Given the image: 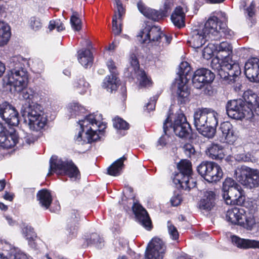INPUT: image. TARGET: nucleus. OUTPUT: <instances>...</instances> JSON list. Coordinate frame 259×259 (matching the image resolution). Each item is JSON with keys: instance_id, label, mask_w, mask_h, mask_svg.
Instances as JSON below:
<instances>
[{"instance_id": "5", "label": "nucleus", "mask_w": 259, "mask_h": 259, "mask_svg": "<svg viewBox=\"0 0 259 259\" xmlns=\"http://www.w3.org/2000/svg\"><path fill=\"white\" fill-rule=\"evenodd\" d=\"M191 70V67L187 62H183L179 65L178 77L174 82V87L177 88V95L178 102L185 104L189 101L190 91L187 84L188 76Z\"/></svg>"}, {"instance_id": "21", "label": "nucleus", "mask_w": 259, "mask_h": 259, "mask_svg": "<svg viewBox=\"0 0 259 259\" xmlns=\"http://www.w3.org/2000/svg\"><path fill=\"white\" fill-rule=\"evenodd\" d=\"M207 36L208 35L199 27L192 30L191 36L188 42L192 48L198 49L205 44Z\"/></svg>"}, {"instance_id": "14", "label": "nucleus", "mask_w": 259, "mask_h": 259, "mask_svg": "<svg viewBox=\"0 0 259 259\" xmlns=\"http://www.w3.org/2000/svg\"><path fill=\"white\" fill-rule=\"evenodd\" d=\"M164 250L163 241L158 238H154L147 247L145 259H162Z\"/></svg>"}, {"instance_id": "2", "label": "nucleus", "mask_w": 259, "mask_h": 259, "mask_svg": "<svg viewBox=\"0 0 259 259\" xmlns=\"http://www.w3.org/2000/svg\"><path fill=\"white\" fill-rule=\"evenodd\" d=\"M100 115L90 114L86 116L84 119H79V124L82 129L77 136L75 140L79 144L90 143L99 139L97 133H103L106 128V124L101 122L99 119Z\"/></svg>"}, {"instance_id": "49", "label": "nucleus", "mask_w": 259, "mask_h": 259, "mask_svg": "<svg viewBox=\"0 0 259 259\" xmlns=\"http://www.w3.org/2000/svg\"><path fill=\"white\" fill-rule=\"evenodd\" d=\"M48 28L50 31L56 29L58 32H60L65 29V26L60 19H56L50 21Z\"/></svg>"}, {"instance_id": "26", "label": "nucleus", "mask_w": 259, "mask_h": 259, "mask_svg": "<svg viewBox=\"0 0 259 259\" xmlns=\"http://www.w3.org/2000/svg\"><path fill=\"white\" fill-rule=\"evenodd\" d=\"M231 240L233 244L239 248L247 249L250 248H259V241L242 239L237 236H232Z\"/></svg>"}, {"instance_id": "40", "label": "nucleus", "mask_w": 259, "mask_h": 259, "mask_svg": "<svg viewBox=\"0 0 259 259\" xmlns=\"http://www.w3.org/2000/svg\"><path fill=\"white\" fill-rule=\"evenodd\" d=\"M168 9L166 8L165 10L162 11H158L154 9L149 8L145 13V16L155 21H158L164 17L167 16Z\"/></svg>"}, {"instance_id": "41", "label": "nucleus", "mask_w": 259, "mask_h": 259, "mask_svg": "<svg viewBox=\"0 0 259 259\" xmlns=\"http://www.w3.org/2000/svg\"><path fill=\"white\" fill-rule=\"evenodd\" d=\"M79 219V215L76 210H72L69 214V217L67 220L68 226L70 231L72 232L74 234L77 230L76 224L78 222Z\"/></svg>"}, {"instance_id": "6", "label": "nucleus", "mask_w": 259, "mask_h": 259, "mask_svg": "<svg viewBox=\"0 0 259 259\" xmlns=\"http://www.w3.org/2000/svg\"><path fill=\"white\" fill-rule=\"evenodd\" d=\"M177 166L180 172L175 175L174 183L186 190L194 188L196 183L191 178L192 170L191 162L188 160H183L178 164Z\"/></svg>"}, {"instance_id": "64", "label": "nucleus", "mask_w": 259, "mask_h": 259, "mask_svg": "<svg viewBox=\"0 0 259 259\" xmlns=\"http://www.w3.org/2000/svg\"><path fill=\"white\" fill-rule=\"evenodd\" d=\"M162 39H163L165 40V42H163V44H165V45H169L171 40V38L170 37L165 35L164 34V36H162Z\"/></svg>"}, {"instance_id": "45", "label": "nucleus", "mask_w": 259, "mask_h": 259, "mask_svg": "<svg viewBox=\"0 0 259 259\" xmlns=\"http://www.w3.org/2000/svg\"><path fill=\"white\" fill-rule=\"evenodd\" d=\"M68 110L72 117H76L85 113V109L77 103L71 104L68 107Z\"/></svg>"}, {"instance_id": "56", "label": "nucleus", "mask_w": 259, "mask_h": 259, "mask_svg": "<svg viewBox=\"0 0 259 259\" xmlns=\"http://www.w3.org/2000/svg\"><path fill=\"white\" fill-rule=\"evenodd\" d=\"M157 99L158 97L157 96L151 98L149 102L147 103L145 106L146 108L145 110H147L148 112L154 110L155 108V104Z\"/></svg>"}, {"instance_id": "12", "label": "nucleus", "mask_w": 259, "mask_h": 259, "mask_svg": "<svg viewBox=\"0 0 259 259\" xmlns=\"http://www.w3.org/2000/svg\"><path fill=\"white\" fill-rule=\"evenodd\" d=\"M0 116L10 125L15 126L19 124L18 111L14 107L7 102L0 104Z\"/></svg>"}, {"instance_id": "18", "label": "nucleus", "mask_w": 259, "mask_h": 259, "mask_svg": "<svg viewBox=\"0 0 259 259\" xmlns=\"http://www.w3.org/2000/svg\"><path fill=\"white\" fill-rule=\"evenodd\" d=\"M244 73L251 81H259V59H249L245 64Z\"/></svg>"}, {"instance_id": "50", "label": "nucleus", "mask_w": 259, "mask_h": 259, "mask_svg": "<svg viewBox=\"0 0 259 259\" xmlns=\"http://www.w3.org/2000/svg\"><path fill=\"white\" fill-rule=\"evenodd\" d=\"M239 186L234 180L231 178H226L223 184V193L227 192L230 191L231 188H236V186Z\"/></svg>"}, {"instance_id": "63", "label": "nucleus", "mask_w": 259, "mask_h": 259, "mask_svg": "<svg viewBox=\"0 0 259 259\" xmlns=\"http://www.w3.org/2000/svg\"><path fill=\"white\" fill-rule=\"evenodd\" d=\"M137 6H138L139 10L144 16L145 15V13L147 12V10L149 9V8L146 7L145 6V5H144V4L141 1H140L138 3Z\"/></svg>"}, {"instance_id": "57", "label": "nucleus", "mask_w": 259, "mask_h": 259, "mask_svg": "<svg viewBox=\"0 0 259 259\" xmlns=\"http://www.w3.org/2000/svg\"><path fill=\"white\" fill-rule=\"evenodd\" d=\"M183 149L185 154L189 157H190L192 155H194L195 152L193 146L189 143L186 144L184 145Z\"/></svg>"}, {"instance_id": "1", "label": "nucleus", "mask_w": 259, "mask_h": 259, "mask_svg": "<svg viewBox=\"0 0 259 259\" xmlns=\"http://www.w3.org/2000/svg\"><path fill=\"white\" fill-rule=\"evenodd\" d=\"M211 66L223 79L225 84H234L233 88L236 92L241 90L242 85L239 82L241 68L239 64L233 60L232 58H227L221 62L217 58H213L211 61Z\"/></svg>"}, {"instance_id": "31", "label": "nucleus", "mask_w": 259, "mask_h": 259, "mask_svg": "<svg viewBox=\"0 0 259 259\" xmlns=\"http://www.w3.org/2000/svg\"><path fill=\"white\" fill-rule=\"evenodd\" d=\"M185 14L180 6L177 7L171 16V20L174 25L179 28L185 26Z\"/></svg>"}, {"instance_id": "9", "label": "nucleus", "mask_w": 259, "mask_h": 259, "mask_svg": "<svg viewBox=\"0 0 259 259\" xmlns=\"http://www.w3.org/2000/svg\"><path fill=\"white\" fill-rule=\"evenodd\" d=\"M251 105H247V103L242 99H236L229 101L226 105V111L228 115L233 119L241 120L251 112Z\"/></svg>"}, {"instance_id": "22", "label": "nucleus", "mask_w": 259, "mask_h": 259, "mask_svg": "<svg viewBox=\"0 0 259 259\" xmlns=\"http://www.w3.org/2000/svg\"><path fill=\"white\" fill-rule=\"evenodd\" d=\"M220 130L222 133V140L223 142L232 144L237 139V135L233 125L229 122L221 123Z\"/></svg>"}, {"instance_id": "34", "label": "nucleus", "mask_w": 259, "mask_h": 259, "mask_svg": "<svg viewBox=\"0 0 259 259\" xmlns=\"http://www.w3.org/2000/svg\"><path fill=\"white\" fill-rule=\"evenodd\" d=\"M251 169L249 167L242 166L235 170L234 176L238 182L245 186Z\"/></svg>"}, {"instance_id": "33", "label": "nucleus", "mask_w": 259, "mask_h": 259, "mask_svg": "<svg viewBox=\"0 0 259 259\" xmlns=\"http://www.w3.org/2000/svg\"><path fill=\"white\" fill-rule=\"evenodd\" d=\"M170 117L168 116L164 121L163 125L164 135H162L158 141V145L161 147L165 146L172 141V138L168 135L169 131L171 130V122L169 121Z\"/></svg>"}, {"instance_id": "13", "label": "nucleus", "mask_w": 259, "mask_h": 259, "mask_svg": "<svg viewBox=\"0 0 259 259\" xmlns=\"http://www.w3.org/2000/svg\"><path fill=\"white\" fill-rule=\"evenodd\" d=\"M171 129H172L176 135L182 138H189L191 132L190 124L187 122L183 114L176 115L174 123H171Z\"/></svg>"}, {"instance_id": "62", "label": "nucleus", "mask_w": 259, "mask_h": 259, "mask_svg": "<svg viewBox=\"0 0 259 259\" xmlns=\"http://www.w3.org/2000/svg\"><path fill=\"white\" fill-rule=\"evenodd\" d=\"M182 201L181 196L179 195H175L172 197L170 199V202L171 205L174 206H177L179 205Z\"/></svg>"}, {"instance_id": "19", "label": "nucleus", "mask_w": 259, "mask_h": 259, "mask_svg": "<svg viewBox=\"0 0 259 259\" xmlns=\"http://www.w3.org/2000/svg\"><path fill=\"white\" fill-rule=\"evenodd\" d=\"M132 208L142 225L148 230H151V221L147 211L140 204L135 202H133Z\"/></svg>"}, {"instance_id": "53", "label": "nucleus", "mask_w": 259, "mask_h": 259, "mask_svg": "<svg viewBox=\"0 0 259 259\" xmlns=\"http://www.w3.org/2000/svg\"><path fill=\"white\" fill-rule=\"evenodd\" d=\"M30 26L34 31H37L42 27V23L39 18L33 17L30 20Z\"/></svg>"}, {"instance_id": "39", "label": "nucleus", "mask_w": 259, "mask_h": 259, "mask_svg": "<svg viewBox=\"0 0 259 259\" xmlns=\"http://www.w3.org/2000/svg\"><path fill=\"white\" fill-rule=\"evenodd\" d=\"M245 186L250 189L259 186V170L251 168Z\"/></svg>"}, {"instance_id": "25", "label": "nucleus", "mask_w": 259, "mask_h": 259, "mask_svg": "<svg viewBox=\"0 0 259 259\" xmlns=\"http://www.w3.org/2000/svg\"><path fill=\"white\" fill-rule=\"evenodd\" d=\"M245 213V209L241 207H234L228 210L226 214V220L232 224L239 225L240 221Z\"/></svg>"}, {"instance_id": "43", "label": "nucleus", "mask_w": 259, "mask_h": 259, "mask_svg": "<svg viewBox=\"0 0 259 259\" xmlns=\"http://www.w3.org/2000/svg\"><path fill=\"white\" fill-rule=\"evenodd\" d=\"M87 246L94 245L98 248H101L104 246V241L99 235L96 233L92 234L90 238L86 240Z\"/></svg>"}, {"instance_id": "8", "label": "nucleus", "mask_w": 259, "mask_h": 259, "mask_svg": "<svg viewBox=\"0 0 259 259\" xmlns=\"http://www.w3.org/2000/svg\"><path fill=\"white\" fill-rule=\"evenodd\" d=\"M199 174L209 183L220 181L223 175L221 167L213 162L203 161L197 168Z\"/></svg>"}, {"instance_id": "30", "label": "nucleus", "mask_w": 259, "mask_h": 259, "mask_svg": "<svg viewBox=\"0 0 259 259\" xmlns=\"http://www.w3.org/2000/svg\"><path fill=\"white\" fill-rule=\"evenodd\" d=\"M77 59L85 68L90 67L93 64V57L89 49H82L77 52Z\"/></svg>"}, {"instance_id": "55", "label": "nucleus", "mask_w": 259, "mask_h": 259, "mask_svg": "<svg viewBox=\"0 0 259 259\" xmlns=\"http://www.w3.org/2000/svg\"><path fill=\"white\" fill-rule=\"evenodd\" d=\"M112 31L115 35H119L121 32V24L118 26L117 21V16L115 15L112 19Z\"/></svg>"}, {"instance_id": "16", "label": "nucleus", "mask_w": 259, "mask_h": 259, "mask_svg": "<svg viewBox=\"0 0 259 259\" xmlns=\"http://www.w3.org/2000/svg\"><path fill=\"white\" fill-rule=\"evenodd\" d=\"M223 197L227 204L241 205L244 201V196L241 187L236 186V188H231L230 191L223 193Z\"/></svg>"}, {"instance_id": "38", "label": "nucleus", "mask_w": 259, "mask_h": 259, "mask_svg": "<svg viewBox=\"0 0 259 259\" xmlns=\"http://www.w3.org/2000/svg\"><path fill=\"white\" fill-rule=\"evenodd\" d=\"M11 36L10 29L7 23L0 21V47L7 44Z\"/></svg>"}, {"instance_id": "27", "label": "nucleus", "mask_w": 259, "mask_h": 259, "mask_svg": "<svg viewBox=\"0 0 259 259\" xmlns=\"http://www.w3.org/2000/svg\"><path fill=\"white\" fill-rule=\"evenodd\" d=\"M44 114L42 107L37 103L32 102L24 107V115H27L28 120Z\"/></svg>"}, {"instance_id": "42", "label": "nucleus", "mask_w": 259, "mask_h": 259, "mask_svg": "<svg viewBox=\"0 0 259 259\" xmlns=\"http://www.w3.org/2000/svg\"><path fill=\"white\" fill-rule=\"evenodd\" d=\"M22 234L26 239L28 241L29 244L32 247H35L34 241L36 238V234L33 231V229L28 225L24 226L22 228Z\"/></svg>"}, {"instance_id": "24", "label": "nucleus", "mask_w": 259, "mask_h": 259, "mask_svg": "<svg viewBox=\"0 0 259 259\" xmlns=\"http://www.w3.org/2000/svg\"><path fill=\"white\" fill-rule=\"evenodd\" d=\"M254 210L253 209L245 210L244 214L240 221L239 225L248 230H251L254 228L257 223L256 219L254 214Z\"/></svg>"}, {"instance_id": "11", "label": "nucleus", "mask_w": 259, "mask_h": 259, "mask_svg": "<svg viewBox=\"0 0 259 259\" xmlns=\"http://www.w3.org/2000/svg\"><path fill=\"white\" fill-rule=\"evenodd\" d=\"M130 62L131 66L128 68L129 71L139 81V88H148L151 86L152 82L151 79L146 75L144 70L140 69L139 63L135 54L131 55Z\"/></svg>"}, {"instance_id": "37", "label": "nucleus", "mask_w": 259, "mask_h": 259, "mask_svg": "<svg viewBox=\"0 0 259 259\" xmlns=\"http://www.w3.org/2000/svg\"><path fill=\"white\" fill-rule=\"evenodd\" d=\"M118 84L117 75H108L104 80L102 87L109 92L112 93L117 89Z\"/></svg>"}, {"instance_id": "20", "label": "nucleus", "mask_w": 259, "mask_h": 259, "mask_svg": "<svg viewBox=\"0 0 259 259\" xmlns=\"http://www.w3.org/2000/svg\"><path fill=\"white\" fill-rule=\"evenodd\" d=\"M218 19L215 16L209 18L204 26L200 27L208 35V37L217 39L220 35V27L218 26Z\"/></svg>"}, {"instance_id": "17", "label": "nucleus", "mask_w": 259, "mask_h": 259, "mask_svg": "<svg viewBox=\"0 0 259 259\" xmlns=\"http://www.w3.org/2000/svg\"><path fill=\"white\" fill-rule=\"evenodd\" d=\"M18 140V135L13 128L8 131L4 127L0 133V147L3 148L9 149L15 146Z\"/></svg>"}, {"instance_id": "61", "label": "nucleus", "mask_w": 259, "mask_h": 259, "mask_svg": "<svg viewBox=\"0 0 259 259\" xmlns=\"http://www.w3.org/2000/svg\"><path fill=\"white\" fill-rule=\"evenodd\" d=\"M107 65L112 75H117L116 66L112 60L108 61Z\"/></svg>"}, {"instance_id": "60", "label": "nucleus", "mask_w": 259, "mask_h": 259, "mask_svg": "<svg viewBox=\"0 0 259 259\" xmlns=\"http://www.w3.org/2000/svg\"><path fill=\"white\" fill-rule=\"evenodd\" d=\"M241 159L244 162H254L255 159L250 154H243L241 155Z\"/></svg>"}, {"instance_id": "3", "label": "nucleus", "mask_w": 259, "mask_h": 259, "mask_svg": "<svg viewBox=\"0 0 259 259\" xmlns=\"http://www.w3.org/2000/svg\"><path fill=\"white\" fill-rule=\"evenodd\" d=\"M27 60L20 56L13 57L9 63L10 70L8 72L5 79L8 84L13 85L18 92L27 86L28 73L24 68Z\"/></svg>"}, {"instance_id": "46", "label": "nucleus", "mask_w": 259, "mask_h": 259, "mask_svg": "<svg viewBox=\"0 0 259 259\" xmlns=\"http://www.w3.org/2000/svg\"><path fill=\"white\" fill-rule=\"evenodd\" d=\"M20 92H22V98L28 102V104L33 102V101L36 96V93L33 90L26 87Z\"/></svg>"}, {"instance_id": "48", "label": "nucleus", "mask_w": 259, "mask_h": 259, "mask_svg": "<svg viewBox=\"0 0 259 259\" xmlns=\"http://www.w3.org/2000/svg\"><path fill=\"white\" fill-rule=\"evenodd\" d=\"M215 44L209 43L205 47L202 52L204 58L210 59L214 53H217Z\"/></svg>"}, {"instance_id": "15", "label": "nucleus", "mask_w": 259, "mask_h": 259, "mask_svg": "<svg viewBox=\"0 0 259 259\" xmlns=\"http://www.w3.org/2000/svg\"><path fill=\"white\" fill-rule=\"evenodd\" d=\"M214 78V75L210 70L200 68L196 70L193 74V85L196 89H201L205 84L211 82Z\"/></svg>"}, {"instance_id": "4", "label": "nucleus", "mask_w": 259, "mask_h": 259, "mask_svg": "<svg viewBox=\"0 0 259 259\" xmlns=\"http://www.w3.org/2000/svg\"><path fill=\"white\" fill-rule=\"evenodd\" d=\"M218 114L207 108L197 110L194 114V123L197 131L208 138L213 137L218 124Z\"/></svg>"}, {"instance_id": "54", "label": "nucleus", "mask_w": 259, "mask_h": 259, "mask_svg": "<svg viewBox=\"0 0 259 259\" xmlns=\"http://www.w3.org/2000/svg\"><path fill=\"white\" fill-rule=\"evenodd\" d=\"M167 228L168 233L173 240H177L179 238V233L176 227H175L170 222H167Z\"/></svg>"}, {"instance_id": "51", "label": "nucleus", "mask_w": 259, "mask_h": 259, "mask_svg": "<svg viewBox=\"0 0 259 259\" xmlns=\"http://www.w3.org/2000/svg\"><path fill=\"white\" fill-rule=\"evenodd\" d=\"M70 22L72 27L74 30L79 31L81 29V20L78 17V13L77 12H73V15L70 18Z\"/></svg>"}, {"instance_id": "59", "label": "nucleus", "mask_w": 259, "mask_h": 259, "mask_svg": "<svg viewBox=\"0 0 259 259\" xmlns=\"http://www.w3.org/2000/svg\"><path fill=\"white\" fill-rule=\"evenodd\" d=\"M114 4L116 5L118 13V18L121 19L122 15L124 13V9L123 8L122 3L120 0H115Z\"/></svg>"}, {"instance_id": "52", "label": "nucleus", "mask_w": 259, "mask_h": 259, "mask_svg": "<svg viewBox=\"0 0 259 259\" xmlns=\"http://www.w3.org/2000/svg\"><path fill=\"white\" fill-rule=\"evenodd\" d=\"M113 126L117 129L127 130L128 128V124L122 119L116 117L113 120Z\"/></svg>"}, {"instance_id": "35", "label": "nucleus", "mask_w": 259, "mask_h": 259, "mask_svg": "<svg viewBox=\"0 0 259 259\" xmlns=\"http://www.w3.org/2000/svg\"><path fill=\"white\" fill-rule=\"evenodd\" d=\"M126 159L125 156L115 161L108 168V174L112 176H117L120 175L124 167L123 162Z\"/></svg>"}, {"instance_id": "44", "label": "nucleus", "mask_w": 259, "mask_h": 259, "mask_svg": "<svg viewBox=\"0 0 259 259\" xmlns=\"http://www.w3.org/2000/svg\"><path fill=\"white\" fill-rule=\"evenodd\" d=\"M89 83L85 81L83 78L77 79L74 83V87L75 90L80 94H84L89 88Z\"/></svg>"}, {"instance_id": "10", "label": "nucleus", "mask_w": 259, "mask_h": 259, "mask_svg": "<svg viewBox=\"0 0 259 259\" xmlns=\"http://www.w3.org/2000/svg\"><path fill=\"white\" fill-rule=\"evenodd\" d=\"M164 33L158 26H147L140 31L137 37L142 44H151V45H159Z\"/></svg>"}, {"instance_id": "36", "label": "nucleus", "mask_w": 259, "mask_h": 259, "mask_svg": "<svg viewBox=\"0 0 259 259\" xmlns=\"http://www.w3.org/2000/svg\"><path fill=\"white\" fill-rule=\"evenodd\" d=\"M37 198L41 206L48 209L52 201V198L50 192L46 189L39 191L37 194Z\"/></svg>"}, {"instance_id": "23", "label": "nucleus", "mask_w": 259, "mask_h": 259, "mask_svg": "<svg viewBox=\"0 0 259 259\" xmlns=\"http://www.w3.org/2000/svg\"><path fill=\"white\" fill-rule=\"evenodd\" d=\"M217 58L220 62L227 58H232L233 48L232 45L227 41H223L220 44H215Z\"/></svg>"}, {"instance_id": "32", "label": "nucleus", "mask_w": 259, "mask_h": 259, "mask_svg": "<svg viewBox=\"0 0 259 259\" xmlns=\"http://www.w3.org/2000/svg\"><path fill=\"white\" fill-rule=\"evenodd\" d=\"M47 122V116L45 114L38 116L28 120V124L30 129L34 131H38L43 128Z\"/></svg>"}, {"instance_id": "47", "label": "nucleus", "mask_w": 259, "mask_h": 259, "mask_svg": "<svg viewBox=\"0 0 259 259\" xmlns=\"http://www.w3.org/2000/svg\"><path fill=\"white\" fill-rule=\"evenodd\" d=\"M255 4L252 2L249 7L244 9V14L246 18L254 24L255 22L253 19L255 15Z\"/></svg>"}, {"instance_id": "28", "label": "nucleus", "mask_w": 259, "mask_h": 259, "mask_svg": "<svg viewBox=\"0 0 259 259\" xmlns=\"http://www.w3.org/2000/svg\"><path fill=\"white\" fill-rule=\"evenodd\" d=\"M216 198L217 195L214 191H206L203 198L200 202V207L205 210H210L215 204Z\"/></svg>"}, {"instance_id": "7", "label": "nucleus", "mask_w": 259, "mask_h": 259, "mask_svg": "<svg viewBox=\"0 0 259 259\" xmlns=\"http://www.w3.org/2000/svg\"><path fill=\"white\" fill-rule=\"evenodd\" d=\"M54 172L57 175H67L71 179H77L79 177V171L72 161H63L57 156H53L50 160V169L48 175Z\"/></svg>"}, {"instance_id": "29", "label": "nucleus", "mask_w": 259, "mask_h": 259, "mask_svg": "<svg viewBox=\"0 0 259 259\" xmlns=\"http://www.w3.org/2000/svg\"><path fill=\"white\" fill-rule=\"evenodd\" d=\"M205 153L210 158L215 160L222 159L225 156L222 146L214 143H212L207 146Z\"/></svg>"}, {"instance_id": "58", "label": "nucleus", "mask_w": 259, "mask_h": 259, "mask_svg": "<svg viewBox=\"0 0 259 259\" xmlns=\"http://www.w3.org/2000/svg\"><path fill=\"white\" fill-rule=\"evenodd\" d=\"M8 259H27V257L24 253L18 251L11 252Z\"/></svg>"}]
</instances>
